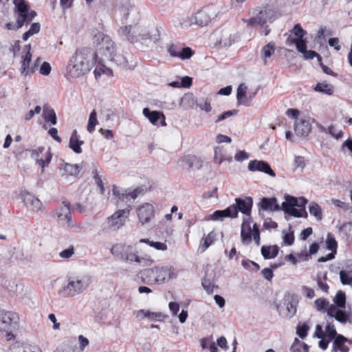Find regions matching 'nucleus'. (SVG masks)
Instances as JSON below:
<instances>
[{"label":"nucleus","instance_id":"47","mask_svg":"<svg viewBox=\"0 0 352 352\" xmlns=\"http://www.w3.org/2000/svg\"><path fill=\"white\" fill-rule=\"evenodd\" d=\"M314 304L318 311H324L329 305V302L324 298H319L315 300Z\"/></svg>","mask_w":352,"mask_h":352},{"label":"nucleus","instance_id":"8","mask_svg":"<svg viewBox=\"0 0 352 352\" xmlns=\"http://www.w3.org/2000/svg\"><path fill=\"white\" fill-rule=\"evenodd\" d=\"M131 206L123 210H118L111 217L107 218V223L111 229L117 230L124 226L126 219L129 217Z\"/></svg>","mask_w":352,"mask_h":352},{"label":"nucleus","instance_id":"40","mask_svg":"<svg viewBox=\"0 0 352 352\" xmlns=\"http://www.w3.org/2000/svg\"><path fill=\"white\" fill-rule=\"evenodd\" d=\"M98 124V121L97 119V113L96 110H93L89 118L88 124L87 126V129L89 133H93L95 131L96 126Z\"/></svg>","mask_w":352,"mask_h":352},{"label":"nucleus","instance_id":"59","mask_svg":"<svg viewBox=\"0 0 352 352\" xmlns=\"http://www.w3.org/2000/svg\"><path fill=\"white\" fill-rule=\"evenodd\" d=\"M94 177V179H95V182H96V184L98 185V186L100 188V193L101 194H104V184H103V182H102V180L101 177L99 176V175L98 174L97 171H96V173H95Z\"/></svg>","mask_w":352,"mask_h":352},{"label":"nucleus","instance_id":"12","mask_svg":"<svg viewBox=\"0 0 352 352\" xmlns=\"http://www.w3.org/2000/svg\"><path fill=\"white\" fill-rule=\"evenodd\" d=\"M56 214L60 223L67 224L68 226L72 225L69 203L65 201H63V206L56 209Z\"/></svg>","mask_w":352,"mask_h":352},{"label":"nucleus","instance_id":"43","mask_svg":"<svg viewBox=\"0 0 352 352\" xmlns=\"http://www.w3.org/2000/svg\"><path fill=\"white\" fill-rule=\"evenodd\" d=\"M241 265H243V267L245 269H246L250 272H257L260 269V266L258 263H256L254 261L248 260V259H247V260L243 259L241 261Z\"/></svg>","mask_w":352,"mask_h":352},{"label":"nucleus","instance_id":"41","mask_svg":"<svg viewBox=\"0 0 352 352\" xmlns=\"http://www.w3.org/2000/svg\"><path fill=\"white\" fill-rule=\"evenodd\" d=\"M111 60L116 62L118 65H122L125 68L131 69V65L129 64L126 57L122 54L116 53Z\"/></svg>","mask_w":352,"mask_h":352},{"label":"nucleus","instance_id":"17","mask_svg":"<svg viewBox=\"0 0 352 352\" xmlns=\"http://www.w3.org/2000/svg\"><path fill=\"white\" fill-rule=\"evenodd\" d=\"M114 43L108 36L102 38V42L99 44L98 50L100 53L108 58L111 59L113 57L115 53Z\"/></svg>","mask_w":352,"mask_h":352},{"label":"nucleus","instance_id":"3","mask_svg":"<svg viewBox=\"0 0 352 352\" xmlns=\"http://www.w3.org/2000/svg\"><path fill=\"white\" fill-rule=\"evenodd\" d=\"M111 254L117 258L129 263H136L142 266H149L154 260L147 254L139 255L133 246L125 244H116L111 249Z\"/></svg>","mask_w":352,"mask_h":352},{"label":"nucleus","instance_id":"62","mask_svg":"<svg viewBox=\"0 0 352 352\" xmlns=\"http://www.w3.org/2000/svg\"><path fill=\"white\" fill-rule=\"evenodd\" d=\"M236 112L237 111L236 110L226 111L218 117V118L216 120V122H219L226 119L227 118H229V117L236 114Z\"/></svg>","mask_w":352,"mask_h":352},{"label":"nucleus","instance_id":"33","mask_svg":"<svg viewBox=\"0 0 352 352\" xmlns=\"http://www.w3.org/2000/svg\"><path fill=\"white\" fill-rule=\"evenodd\" d=\"M216 239V234L212 231L201 239L199 248L202 252H205L211 245H212Z\"/></svg>","mask_w":352,"mask_h":352},{"label":"nucleus","instance_id":"50","mask_svg":"<svg viewBox=\"0 0 352 352\" xmlns=\"http://www.w3.org/2000/svg\"><path fill=\"white\" fill-rule=\"evenodd\" d=\"M324 280H322L320 277H318L317 284H318V288L320 289H321L324 293H328L329 287L328 284L326 283V280H327V274H326L324 276Z\"/></svg>","mask_w":352,"mask_h":352},{"label":"nucleus","instance_id":"42","mask_svg":"<svg viewBox=\"0 0 352 352\" xmlns=\"http://www.w3.org/2000/svg\"><path fill=\"white\" fill-rule=\"evenodd\" d=\"M309 212L317 219L321 220L322 218V210L320 206L316 203H311L309 207Z\"/></svg>","mask_w":352,"mask_h":352},{"label":"nucleus","instance_id":"34","mask_svg":"<svg viewBox=\"0 0 352 352\" xmlns=\"http://www.w3.org/2000/svg\"><path fill=\"white\" fill-rule=\"evenodd\" d=\"M43 116L46 122H50L52 124H56L57 122L56 115L53 109L44 107Z\"/></svg>","mask_w":352,"mask_h":352},{"label":"nucleus","instance_id":"60","mask_svg":"<svg viewBox=\"0 0 352 352\" xmlns=\"http://www.w3.org/2000/svg\"><path fill=\"white\" fill-rule=\"evenodd\" d=\"M284 243L287 245H292L294 241V234L293 232L286 233L283 237Z\"/></svg>","mask_w":352,"mask_h":352},{"label":"nucleus","instance_id":"28","mask_svg":"<svg viewBox=\"0 0 352 352\" xmlns=\"http://www.w3.org/2000/svg\"><path fill=\"white\" fill-rule=\"evenodd\" d=\"M189 168H195L199 170L202 167V160L196 155H186L182 160Z\"/></svg>","mask_w":352,"mask_h":352},{"label":"nucleus","instance_id":"35","mask_svg":"<svg viewBox=\"0 0 352 352\" xmlns=\"http://www.w3.org/2000/svg\"><path fill=\"white\" fill-rule=\"evenodd\" d=\"M285 43L287 45L291 46L292 45H296V49L298 52L304 53L307 49V43L303 38L300 39H292L289 38V39H286Z\"/></svg>","mask_w":352,"mask_h":352},{"label":"nucleus","instance_id":"1","mask_svg":"<svg viewBox=\"0 0 352 352\" xmlns=\"http://www.w3.org/2000/svg\"><path fill=\"white\" fill-rule=\"evenodd\" d=\"M97 57V53L92 52L89 49L82 48L76 50L67 65L68 75L76 78L86 74L94 65L91 58L96 62Z\"/></svg>","mask_w":352,"mask_h":352},{"label":"nucleus","instance_id":"4","mask_svg":"<svg viewBox=\"0 0 352 352\" xmlns=\"http://www.w3.org/2000/svg\"><path fill=\"white\" fill-rule=\"evenodd\" d=\"M14 5V14L16 16V21L19 27L28 25L37 15L36 11L31 10L30 5L25 0H13Z\"/></svg>","mask_w":352,"mask_h":352},{"label":"nucleus","instance_id":"45","mask_svg":"<svg viewBox=\"0 0 352 352\" xmlns=\"http://www.w3.org/2000/svg\"><path fill=\"white\" fill-rule=\"evenodd\" d=\"M256 92L250 93L248 96L246 94L245 97H242L241 100H237L238 104L250 107L252 102L256 96Z\"/></svg>","mask_w":352,"mask_h":352},{"label":"nucleus","instance_id":"5","mask_svg":"<svg viewBox=\"0 0 352 352\" xmlns=\"http://www.w3.org/2000/svg\"><path fill=\"white\" fill-rule=\"evenodd\" d=\"M307 203V200L304 197L297 199L294 197L287 196L285 201L282 204V209L285 213L295 217H302L303 213L307 214L305 211V205Z\"/></svg>","mask_w":352,"mask_h":352},{"label":"nucleus","instance_id":"51","mask_svg":"<svg viewBox=\"0 0 352 352\" xmlns=\"http://www.w3.org/2000/svg\"><path fill=\"white\" fill-rule=\"evenodd\" d=\"M247 91H248V87L243 83L240 84L237 88V91H236L237 100H241L242 97H245V95L247 94Z\"/></svg>","mask_w":352,"mask_h":352},{"label":"nucleus","instance_id":"44","mask_svg":"<svg viewBox=\"0 0 352 352\" xmlns=\"http://www.w3.org/2000/svg\"><path fill=\"white\" fill-rule=\"evenodd\" d=\"M333 302L338 307L344 308L346 302L344 292L341 290L338 291L333 299Z\"/></svg>","mask_w":352,"mask_h":352},{"label":"nucleus","instance_id":"22","mask_svg":"<svg viewBox=\"0 0 352 352\" xmlns=\"http://www.w3.org/2000/svg\"><path fill=\"white\" fill-rule=\"evenodd\" d=\"M45 151L44 147H38L37 149H34L32 151V155L36 157V163L41 166L43 170L45 167L47 166L52 160V153L50 151L45 152V158H39V155Z\"/></svg>","mask_w":352,"mask_h":352},{"label":"nucleus","instance_id":"21","mask_svg":"<svg viewBox=\"0 0 352 352\" xmlns=\"http://www.w3.org/2000/svg\"><path fill=\"white\" fill-rule=\"evenodd\" d=\"M25 47L28 48L26 54L22 57L21 61V73L25 76L33 74L35 72V66L30 65L32 59V54L30 52L31 46L29 44Z\"/></svg>","mask_w":352,"mask_h":352},{"label":"nucleus","instance_id":"36","mask_svg":"<svg viewBox=\"0 0 352 352\" xmlns=\"http://www.w3.org/2000/svg\"><path fill=\"white\" fill-rule=\"evenodd\" d=\"M275 52V45L273 43H269L261 49L262 57L264 65H267V58H270Z\"/></svg>","mask_w":352,"mask_h":352},{"label":"nucleus","instance_id":"58","mask_svg":"<svg viewBox=\"0 0 352 352\" xmlns=\"http://www.w3.org/2000/svg\"><path fill=\"white\" fill-rule=\"evenodd\" d=\"M294 166L296 168H300L303 169L305 166V158L302 156H296L294 160Z\"/></svg>","mask_w":352,"mask_h":352},{"label":"nucleus","instance_id":"52","mask_svg":"<svg viewBox=\"0 0 352 352\" xmlns=\"http://www.w3.org/2000/svg\"><path fill=\"white\" fill-rule=\"evenodd\" d=\"M326 333L328 336L329 340H333V338H336L337 336L336 334V330L334 327V325L332 324L329 323L326 327Z\"/></svg>","mask_w":352,"mask_h":352},{"label":"nucleus","instance_id":"9","mask_svg":"<svg viewBox=\"0 0 352 352\" xmlns=\"http://www.w3.org/2000/svg\"><path fill=\"white\" fill-rule=\"evenodd\" d=\"M275 19V12L269 6L264 7L256 16L250 18L248 21V25H263L267 22L272 23Z\"/></svg>","mask_w":352,"mask_h":352},{"label":"nucleus","instance_id":"54","mask_svg":"<svg viewBox=\"0 0 352 352\" xmlns=\"http://www.w3.org/2000/svg\"><path fill=\"white\" fill-rule=\"evenodd\" d=\"M74 248L72 245L69 248L61 251L59 253V256H60V257H61L63 258H69L72 257L74 255Z\"/></svg>","mask_w":352,"mask_h":352},{"label":"nucleus","instance_id":"7","mask_svg":"<svg viewBox=\"0 0 352 352\" xmlns=\"http://www.w3.org/2000/svg\"><path fill=\"white\" fill-rule=\"evenodd\" d=\"M241 236L244 244H250L252 239L257 246L261 243L260 231L256 223L252 228L250 222L244 221L241 225Z\"/></svg>","mask_w":352,"mask_h":352},{"label":"nucleus","instance_id":"61","mask_svg":"<svg viewBox=\"0 0 352 352\" xmlns=\"http://www.w3.org/2000/svg\"><path fill=\"white\" fill-rule=\"evenodd\" d=\"M328 132L335 138L340 139L343 136L342 131H336V129L333 126H329L328 127Z\"/></svg>","mask_w":352,"mask_h":352},{"label":"nucleus","instance_id":"20","mask_svg":"<svg viewBox=\"0 0 352 352\" xmlns=\"http://www.w3.org/2000/svg\"><path fill=\"white\" fill-rule=\"evenodd\" d=\"M23 203L27 208L33 211H38L42 208V202L33 195L25 192L21 195Z\"/></svg>","mask_w":352,"mask_h":352},{"label":"nucleus","instance_id":"37","mask_svg":"<svg viewBox=\"0 0 352 352\" xmlns=\"http://www.w3.org/2000/svg\"><path fill=\"white\" fill-rule=\"evenodd\" d=\"M154 271L155 274V278L157 283H162L165 281L168 270L164 267L156 266L154 267Z\"/></svg>","mask_w":352,"mask_h":352},{"label":"nucleus","instance_id":"55","mask_svg":"<svg viewBox=\"0 0 352 352\" xmlns=\"http://www.w3.org/2000/svg\"><path fill=\"white\" fill-rule=\"evenodd\" d=\"M221 153V148L219 147H217L214 149V160L216 163L221 164L223 161H225L226 159L224 157L223 154Z\"/></svg>","mask_w":352,"mask_h":352},{"label":"nucleus","instance_id":"15","mask_svg":"<svg viewBox=\"0 0 352 352\" xmlns=\"http://www.w3.org/2000/svg\"><path fill=\"white\" fill-rule=\"evenodd\" d=\"M142 113L153 125H160L162 126L166 125V118L162 112L157 111H151L148 108H144Z\"/></svg>","mask_w":352,"mask_h":352},{"label":"nucleus","instance_id":"32","mask_svg":"<svg viewBox=\"0 0 352 352\" xmlns=\"http://www.w3.org/2000/svg\"><path fill=\"white\" fill-rule=\"evenodd\" d=\"M314 91L328 96H332L334 92L333 85L327 83L326 81L318 82L314 87Z\"/></svg>","mask_w":352,"mask_h":352},{"label":"nucleus","instance_id":"31","mask_svg":"<svg viewBox=\"0 0 352 352\" xmlns=\"http://www.w3.org/2000/svg\"><path fill=\"white\" fill-rule=\"evenodd\" d=\"M279 251L277 245H263L261 248V254L265 259H270L275 258Z\"/></svg>","mask_w":352,"mask_h":352},{"label":"nucleus","instance_id":"11","mask_svg":"<svg viewBox=\"0 0 352 352\" xmlns=\"http://www.w3.org/2000/svg\"><path fill=\"white\" fill-rule=\"evenodd\" d=\"M232 206L236 210L237 214L239 212L245 215H250L252 207L253 206V199L251 197H245V198H236L235 204Z\"/></svg>","mask_w":352,"mask_h":352},{"label":"nucleus","instance_id":"2","mask_svg":"<svg viewBox=\"0 0 352 352\" xmlns=\"http://www.w3.org/2000/svg\"><path fill=\"white\" fill-rule=\"evenodd\" d=\"M111 254L117 258L129 263H136L142 266H149L154 260L147 254L139 255L133 246L125 244H116L111 249Z\"/></svg>","mask_w":352,"mask_h":352},{"label":"nucleus","instance_id":"10","mask_svg":"<svg viewBox=\"0 0 352 352\" xmlns=\"http://www.w3.org/2000/svg\"><path fill=\"white\" fill-rule=\"evenodd\" d=\"M168 52L171 56L182 60L188 59L195 54V52L190 47H181L175 44H171L168 48Z\"/></svg>","mask_w":352,"mask_h":352},{"label":"nucleus","instance_id":"63","mask_svg":"<svg viewBox=\"0 0 352 352\" xmlns=\"http://www.w3.org/2000/svg\"><path fill=\"white\" fill-rule=\"evenodd\" d=\"M48 133L50 135V136L56 142L58 143H60L62 140L60 137L58 135V130L57 129L52 127L49 129Z\"/></svg>","mask_w":352,"mask_h":352},{"label":"nucleus","instance_id":"18","mask_svg":"<svg viewBox=\"0 0 352 352\" xmlns=\"http://www.w3.org/2000/svg\"><path fill=\"white\" fill-rule=\"evenodd\" d=\"M137 213L141 223L144 224L154 217V207L152 204L146 203L138 209Z\"/></svg>","mask_w":352,"mask_h":352},{"label":"nucleus","instance_id":"38","mask_svg":"<svg viewBox=\"0 0 352 352\" xmlns=\"http://www.w3.org/2000/svg\"><path fill=\"white\" fill-rule=\"evenodd\" d=\"M139 242L142 243H146L149 246L155 248L157 250L165 251L167 250V245L165 243L159 241L155 242L153 241H150L148 239H141L139 241Z\"/></svg>","mask_w":352,"mask_h":352},{"label":"nucleus","instance_id":"26","mask_svg":"<svg viewBox=\"0 0 352 352\" xmlns=\"http://www.w3.org/2000/svg\"><path fill=\"white\" fill-rule=\"evenodd\" d=\"M192 23L198 25L199 26L207 25L210 21L209 15L203 10H199L192 18Z\"/></svg>","mask_w":352,"mask_h":352},{"label":"nucleus","instance_id":"56","mask_svg":"<svg viewBox=\"0 0 352 352\" xmlns=\"http://www.w3.org/2000/svg\"><path fill=\"white\" fill-rule=\"evenodd\" d=\"M52 70L51 65L47 62H44L39 69V73L44 76H47L50 74V72Z\"/></svg>","mask_w":352,"mask_h":352},{"label":"nucleus","instance_id":"29","mask_svg":"<svg viewBox=\"0 0 352 352\" xmlns=\"http://www.w3.org/2000/svg\"><path fill=\"white\" fill-rule=\"evenodd\" d=\"M66 291L69 296H75L84 289V285L81 280L70 281L66 287Z\"/></svg>","mask_w":352,"mask_h":352},{"label":"nucleus","instance_id":"23","mask_svg":"<svg viewBox=\"0 0 352 352\" xmlns=\"http://www.w3.org/2000/svg\"><path fill=\"white\" fill-rule=\"evenodd\" d=\"M311 130V125L308 120H300L295 124L294 131L297 135L307 136Z\"/></svg>","mask_w":352,"mask_h":352},{"label":"nucleus","instance_id":"48","mask_svg":"<svg viewBox=\"0 0 352 352\" xmlns=\"http://www.w3.org/2000/svg\"><path fill=\"white\" fill-rule=\"evenodd\" d=\"M140 313L143 314L144 317L151 318L153 320H160L161 318L162 317V315L161 313H155V312H151L149 311H145V310H140Z\"/></svg>","mask_w":352,"mask_h":352},{"label":"nucleus","instance_id":"14","mask_svg":"<svg viewBox=\"0 0 352 352\" xmlns=\"http://www.w3.org/2000/svg\"><path fill=\"white\" fill-rule=\"evenodd\" d=\"M326 247L327 249L330 250L331 252L327 254L326 256L320 257L318 259V262H326L335 258V256L337 253L338 243L333 234L331 233L327 234L326 239Z\"/></svg>","mask_w":352,"mask_h":352},{"label":"nucleus","instance_id":"39","mask_svg":"<svg viewBox=\"0 0 352 352\" xmlns=\"http://www.w3.org/2000/svg\"><path fill=\"white\" fill-rule=\"evenodd\" d=\"M346 340L344 336L341 335L337 336L333 342L334 348L339 349L342 352L349 351V347L344 344Z\"/></svg>","mask_w":352,"mask_h":352},{"label":"nucleus","instance_id":"24","mask_svg":"<svg viewBox=\"0 0 352 352\" xmlns=\"http://www.w3.org/2000/svg\"><path fill=\"white\" fill-rule=\"evenodd\" d=\"M277 199L275 197H263L259 203V209L266 211H276L279 210Z\"/></svg>","mask_w":352,"mask_h":352},{"label":"nucleus","instance_id":"30","mask_svg":"<svg viewBox=\"0 0 352 352\" xmlns=\"http://www.w3.org/2000/svg\"><path fill=\"white\" fill-rule=\"evenodd\" d=\"M306 34V32L302 29L301 25L299 23L296 24L294 28L289 30L288 33L285 34V36H287L286 39H289V38L292 39H300L304 37Z\"/></svg>","mask_w":352,"mask_h":352},{"label":"nucleus","instance_id":"49","mask_svg":"<svg viewBox=\"0 0 352 352\" xmlns=\"http://www.w3.org/2000/svg\"><path fill=\"white\" fill-rule=\"evenodd\" d=\"M309 329V326L304 323L298 326L296 333L300 338L303 339L307 336Z\"/></svg>","mask_w":352,"mask_h":352},{"label":"nucleus","instance_id":"64","mask_svg":"<svg viewBox=\"0 0 352 352\" xmlns=\"http://www.w3.org/2000/svg\"><path fill=\"white\" fill-rule=\"evenodd\" d=\"M248 157V154L244 151L237 152L234 156L235 160L238 162H242L245 160H247Z\"/></svg>","mask_w":352,"mask_h":352},{"label":"nucleus","instance_id":"46","mask_svg":"<svg viewBox=\"0 0 352 352\" xmlns=\"http://www.w3.org/2000/svg\"><path fill=\"white\" fill-rule=\"evenodd\" d=\"M201 285L208 294H212L214 289L217 287L210 280L207 278L202 280Z\"/></svg>","mask_w":352,"mask_h":352},{"label":"nucleus","instance_id":"57","mask_svg":"<svg viewBox=\"0 0 352 352\" xmlns=\"http://www.w3.org/2000/svg\"><path fill=\"white\" fill-rule=\"evenodd\" d=\"M334 317L337 320L341 322H346L348 318L346 314L342 310L336 311Z\"/></svg>","mask_w":352,"mask_h":352},{"label":"nucleus","instance_id":"16","mask_svg":"<svg viewBox=\"0 0 352 352\" xmlns=\"http://www.w3.org/2000/svg\"><path fill=\"white\" fill-rule=\"evenodd\" d=\"M248 169L251 171L263 172L272 177L276 176L275 172L272 169L270 164L265 161L251 160L248 164Z\"/></svg>","mask_w":352,"mask_h":352},{"label":"nucleus","instance_id":"19","mask_svg":"<svg viewBox=\"0 0 352 352\" xmlns=\"http://www.w3.org/2000/svg\"><path fill=\"white\" fill-rule=\"evenodd\" d=\"M226 217L236 218L237 212L233 206H230L225 210H218L214 211L210 216V219L213 221H222Z\"/></svg>","mask_w":352,"mask_h":352},{"label":"nucleus","instance_id":"53","mask_svg":"<svg viewBox=\"0 0 352 352\" xmlns=\"http://www.w3.org/2000/svg\"><path fill=\"white\" fill-rule=\"evenodd\" d=\"M340 278L343 285H350L352 283V277H350L344 270L340 272Z\"/></svg>","mask_w":352,"mask_h":352},{"label":"nucleus","instance_id":"25","mask_svg":"<svg viewBox=\"0 0 352 352\" xmlns=\"http://www.w3.org/2000/svg\"><path fill=\"white\" fill-rule=\"evenodd\" d=\"M83 143L84 142L80 140V135L78 134L77 131L74 130L70 137L69 148L76 153H81L82 151L81 146Z\"/></svg>","mask_w":352,"mask_h":352},{"label":"nucleus","instance_id":"27","mask_svg":"<svg viewBox=\"0 0 352 352\" xmlns=\"http://www.w3.org/2000/svg\"><path fill=\"white\" fill-rule=\"evenodd\" d=\"M154 268L144 269L141 272V279L142 283L147 285L157 283L155 278Z\"/></svg>","mask_w":352,"mask_h":352},{"label":"nucleus","instance_id":"6","mask_svg":"<svg viewBox=\"0 0 352 352\" xmlns=\"http://www.w3.org/2000/svg\"><path fill=\"white\" fill-rule=\"evenodd\" d=\"M17 318V315L14 312L0 311V331L6 333L8 341L14 338L12 329Z\"/></svg>","mask_w":352,"mask_h":352},{"label":"nucleus","instance_id":"13","mask_svg":"<svg viewBox=\"0 0 352 352\" xmlns=\"http://www.w3.org/2000/svg\"><path fill=\"white\" fill-rule=\"evenodd\" d=\"M112 191L113 196L117 199V203L119 201H125L127 203L131 199H135L138 195L142 192L143 190L138 188L130 192H120L119 189L116 186H113Z\"/></svg>","mask_w":352,"mask_h":352}]
</instances>
